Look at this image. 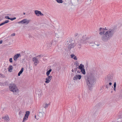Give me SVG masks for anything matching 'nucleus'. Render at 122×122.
<instances>
[{
    "instance_id": "1",
    "label": "nucleus",
    "mask_w": 122,
    "mask_h": 122,
    "mask_svg": "<svg viewBox=\"0 0 122 122\" xmlns=\"http://www.w3.org/2000/svg\"><path fill=\"white\" fill-rule=\"evenodd\" d=\"M115 28H112L105 32L104 28L101 27L100 28V31L99 34L101 35L103 34L102 36V40L106 42L110 40L114 35L116 31Z\"/></svg>"
},
{
    "instance_id": "2",
    "label": "nucleus",
    "mask_w": 122,
    "mask_h": 122,
    "mask_svg": "<svg viewBox=\"0 0 122 122\" xmlns=\"http://www.w3.org/2000/svg\"><path fill=\"white\" fill-rule=\"evenodd\" d=\"M85 79L89 89L91 90L93 88L95 82L94 77L91 74H89L87 76L85 77Z\"/></svg>"
},
{
    "instance_id": "3",
    "label": "nucleus",
    "mask_w": 122,
    "mask_h": 122,
    "mask_svg": "<svg viewBox=\"0 0 122 122\" xmlns=\"http://www.w3.org/2000/svg\"><path fill=\"white\" fill-rule=\"evenodd\" d=\"M75 36L76 39H78L79 38L80 40V42L81 43H86L85 40L87 39V37L86 36H82L81 34L78 35L77 33L75 35Z\"/></svg>"
},
{
    "instance_id": "4",
    "label": "nucleus",
    "mask_w": 122,
    "mask_h": 122,
    "mask_svg": "<svg viewBox=\"0 0 122 122\" xmlns=\"http://www.w3.org/2000/svg\"><path fill=\"white\" fill-rule=\"evenodd\" d=\"M9 86L10 91L13 92H16L18 91V89L15 84L12 83H10Z\"/></svg>"
},
{
    "instance_id": "5",
    "label": "nucleus",
    "mask_w": 122,
    "mask_h": 122,
    "mask_svg": "<svg viewBox=\"0 0 122 122\" xmlns=\"http://www.w3.org/2000/svg\"><path fill=\"white\" fill-rule=\"evenodd\" d=\"M30 21V20H28L27 19H25L22 20L20 22H18L17 23L18 24H25L27 25L28 24Z\"/></svg>"
},
{
    "instance_id": "6",
    "label": "nucleus",
    "mask_w": 122,
    "mask_h": 122,
    "mask_svg": "<svg viewBox=\"0 0 122 122\" xmlns=\"http://www.w3.org/2000/svg\"><path fill=\"white\" fill-rule=\"evenodd\" d=\"M76 45V44L74 43L71 44L70 43V44L68 46V50L70 51L71 49L72 48H73Z\"/></svg>"
},
{
    "instance_id": "7",
    "label": "nucleus",
    "mask_w": 122,
    "mask_h": 122,
    "mask_svg": "<svg viewBox=\"0 0 122 122\" xmlns=\"http://www.w3.org/2000/svg\"><path fill=\"white\" fill-rule=\"evenodd\" d=\"M113 77L110 75H109L107 76V82H112L113 81Z\"/></svg>"
},
{
    "instance_id": "8",
    "label": "nucleus",
    "mask_w": 122,
    "mask_h": 122,
    "mask_svg": "<svg viewBox=\"0 0 122 122\" xmlns=\"http://www.w3.org/2000/svg\"><path fill=\"white\" fill-rule=\"evenodd\" d=\"M35 13L37 16H39L40 15L41 16H43L44 15L43 14H42L41 11L38 10H35L34 11Z\"/></svg>"
},
{
    "instance_id": "9",
    "label": "nucleus",
    "mask_w": 122,
    "mask_h": 122,
    "mask_svg": "<svg viewBox=\"0 0 122 122\" xmlns=\"http://www.w3.org/2000/svg\"><path fill=\"white\" fill-rule=\"evenodd\" d=\"M20 56V53L17 54L15 55L14 56L13 58L14 60L16 61L19 57Z\"/></svg>"
},
{
    "instance_id": "10",
    "label": "nucleus",
    "mask_w": 122,
    "mask_h": 122,
    "mask_svg": "<svg viewBox=\"0 0 122 122\" xmlns=\"http://www.w3.org/2000/svg\"><path fill=\"white\" fill-rule=\"evenodd\" d=\"M48 77L46 78L45 81L46 83H48L49 82L51 79L52 78V76H48Z\"/></svg>"
},
{
    "instance_id": "11",
    "label": "nucleus",
    "mask_w": 122,
    "mask_h": 122,
    "mask_svg": "<svg viewBox=\"0 0 122 122\" xmlns=\"http://www.w3.org/2000/svg\"><path fill=\"white\" fill-rule=\"evenodd\" d=\"M81 77V75H77L75 76L73 78V80H77L78 79H80Z\"/></svg>"
},
{
    "instance_id": "12",
    "label": "nucleus",
    "mask_w": 122,
    "mask_h": 122,
    "mask_svg": "<svg viewBox=\"0 0 122 122\" xmlns=\"http://www.w3.org/2000/svg\"><path fill=\"white\" fill-rule=\"evenodd\" d=\"M45 114L43 112H39L38 114V116L40 117H42L44 116Z\"/></svg>"
},
{
    "instance_id": "13",
    "label": "nucleus",
    "mask_w": 122,
    "mask_h": 122,
    "mask_svg": "<svg viewBox=\"0 0 122 122\" xmlns=\"http://www.w3.org/2000/svg\"><path fill=\"white\" fill-rule=\"evenodd\" d=\"M80 40H79V38L78 39L77 43L76 44L77 45H78V47L79 48H81V43L80 42Z\"/></svg>"
},
{
    "instance_id": "14",
    "label": "nucleus",
    "mask_w": 122,
    "mask_h": 122,
    "mask_svg": "<svg viewBox=\"0 0 122 122\" xmlns=\"http://www.w3.org/2000/svg\"><path fill=\"white\" fill-rule=\"evenodd\" d=\"M2 118L4 120L8 122L9 121V118L8 116H6L4 117H3Z\"/></svg>"
},
{
    "instance_id": "15",
    "label": "nucleus",
    "mask_w": 122,
    "mask_h": 122,
    "mask_svg": "<svg viewBox=\"0 0 122 122\" xmlns=\"http://www.w3.org/2000/svg\"><path fill=\"white\" fill-rule=\"evenodd\" d=\"M78 68L79 69L81 70L83 68H85V67L84 65L81 64H80V65L78 66Z\"/></svg>"
},
{
    "instance_id": "16",
    "label": "nucleus",
    "mask_w": 122,
    "mask_h": 122,
    "mask_svg": "<svg viewBox=\"0 0 122 122\" xmlns=\"http://www.w3.org/2000/svg\"><path fill=\"white\" fill-rule=\"evenodd\" d=\"M24 68H22L20 70V71L18 73V76H20L21 74L24 71Z\"/></svg>"
},
{
    "instance_id": "17",
    "label": "nucleus",
    "mask_w": 122,
    "mask_h": 122,
    "mask_svg": "<svg viewBox=\"0 0 122 122\" xmlns=\"http://www.w3.org/2000/svg\"><path fill=\"white\" fill-rule=\"evenodd\" d=\"M71 57L72 58H73L75 60H77V58L76 57L74 54H71Z\"/></svg>"
},
{
    "instance_id": "18",
    "label": "nucleus",
    "mask_w": 122,
    "mask_h": 122,
    "mask_svg": "<svg viewBox=\"0 0 122 122\" xmlns=\"http://www.w3.org/2000/svg\"><path fill=\"white\" fill-rule=\"evenodd\" d=\"M71 40L69 39H67L66 41V42L67 44H69L70 43H71Z\"/></svg>"
},
{
    "instance_id": "19",
    "label": "nucleus",
    "mask_w": 122,
    "mask_h": 122,
    "mask_svg": "<svg viewBox=\"0 0 122 122\" xmlns=\"http://www.w3.org/2000/svg\"><path fill=\"white\" fill-rule=\"evenodd\" d=\"M52 69H49L48 71H47L46 72V75L47 76H49L50 72L51 71Z\"/></svg>"
},
{
    "instance_id": "20",
    "label": "nucleus",
    "mask_w": 122,
    "mask_h": 122,
    "mask_svg": "<svg viewBox=\"0 0 122 122\" xmlns=\"http://www.w3.org/2000/svg\"><path fill=\"white\" fill-rule=\"evenodd\" d=\"M28 117L27 116H25L23 119V120L22 121V122H24L26 121L28 119Z\"/></svg>"
},
{
    "instance_id": "21",
    "label": "nucleus",
    "mask_w": 122,
    "mask_h": 122,
    "mask_svg": "<svg viewBox=\"0 0 122 122\" xmlns=\"http://www.w3.org/2000/svg\"><path fill=\"white\" fill-rule=\"evenodd\" d=\"M81 70V72L83 74L85 75L86 74L85 70L84 68H83Z\"/></svg>"
},
{
    "instance_id": "22",
    "label": "nucleus",
    "mask_w": 122,
    "mask_h": 122,
    "mask_svg": "<svg viewBox=\"0 0 122 122\" xmlns=\"http://www.w3.org/2000/svg\"><path fill=\"white\" fill-rule=\"evenodd\" d=\"M30 112L29 111H26L25 112V116H27L28 117L30 115Z\"/></svg>"
},
{
    "instance_id": "23",
    "label": "nucleus",
    "mask_w": 122,
    "mask_h": 122,
    "mask_svg": "<svg viewBox=\"0 0 122 122\" xmlns=\"http://www.w3.org/2000/svg\"><path fill=\"white\" fill-rule=\"evenodd\" d=\"M13 69V67L12 66L10 65L9 66L8 68V71L10 72H11V71H10L11 70H12Z\"/></svg>"
},
{
    "instance_id": "24",
    "label": "nucleus",
    "mask_w": 122,
    "mask_h": 122,
    "mask_svg": "<svg viewBox=\"0 0 122 122\" xmlns=\"http://www.w3.org/2000/svg\"><path fill=\"white\" fill-rule=\"evenodd\" d=\"M32 61L34 62L35 61H38V59L36 57H33L32 59Z\"/></svg>"
},
{
    "instance_id": "25",
    "label": "nucleus",
    "mask_w": 122,
    "mask_h": 122,
    "mask_svg": "<svg viewBox=\"0 0 122 122\" xmlns=\"http://www.w3.org/2000/svg\"><path fill=\"white\" fill-rule=\"evenodd\" d=\"M49 105V104H47L46 103V107L44 106V105H43V107H44L45 108H47L48 107V106Z\"/></svg>"
},
{
    "instance_id": "26",
    "label": "nucleus",
    "mask_w": 122,
    "mask_h": 122,
    "mask_svg": "<svg viewBox=\"0 0 122 122\" xmlns=\"http://www.w3.org/2000/svg\"><path fill=\"white\" fill-rule=\"evenodd\" d=\"M9 20H7L3 22V23L4 25L5 24L8 23L9 22Z\"/></svg>"
},
{
    "instance_id": "27",
    "label": "nucleus",
    "mask_w": 122,
    "mask_h": 122,
    "mask_svg": "<svg viewBox=\"0 0 122 122\" xmlns=\"http://www.w3.org/2000/svg\"><path fill=\"white\" fill-rule=\"evenodd\" d=\"M35 61L34 62V64L35 66H36L37 65V64H38L39 63V62L38 61Z\"/></svg>"
},
{
    "instance_id": "28",
    "label": "nucleus",
    "mask_w": 122,
    "mask_h": 122,
    "mask_svg": "<svg viewBox=\"0 0 122 122\" xmlns=\"http://www.w3.org/2000/svg\"><path fill=\"white\" fill-rule=\"evenodd\" d=\"M95 44V42H91L90 43V45L91 46H93L94 45V44Z\"/></svg>"
},
{
    "instance_id": "29",
    "label": "nucleus",
    "mask_w": 122,
    "mask_h": 122,
    "mask_svg": "<svg viewBox=\"0 0 122 122\" xmlns=\"http://www.w3.org/2000/svg\"><path fill=\"white\" fill-rule=\"evenodd\" d=\"M16 18L15 17H14L13 18H10V20H13L16 19Z\"/></svg>"
},
{
    "instance_id": "30",
    "label": "nucleus",
    "mask_w": 122,
    "mask_h": 122,
    "mask_svg": "<svg viewBox=\"0 0 122 122\" xmlns=\"http://www.w3.org/2000/svg\"><path fill=\"white\" fill-rule=\"evenodd\" d=\"M43 55H39L37 56H36V57H39L40 58V57H43Z\"/></svg>"
},
{
    "instance_id": "31",
    "label": "nucleus",
    "mask_w": 122,
    "mask_h": 122,
    "mask_svg": "<svg viewBox=\"0 0 122 122\" xmlns=\"http://www.w3.org/2000/svg\"><path fill=\"white\" fill-rule=\"evenodd\" d=\"M9 61L10 63H12L13 62L12 58H10L9 59Z\"/></svg>"
},
{
    "instance_id": "32",
    "label": "nucleus",
    "mask_w": 122,
    "mask_h": 122,
    "mask_svg": "<svg viewBox=\"0 0 122 122\" xmlns=\"http://www.w3.org/2000/svg\"><path fill=\"white\" fill-rule=\"evenodd\" d=\"M79 64V63L78 62L76 61V62L74 64V65L76 66H78Z\"/></svg>"
},
{
    "instance_id": "33",
    "label": "nucleus",
    "mask_w": 122,
    "mask_h": 122,
    "mask_svg": "<svg viewBox=\"0 0 122 122\" xmlns=\"http://www.w3.org/2000/svg\"><path fill=\"white\" fill-rule=\"evenodd\" d=\"M5 18L6 19H7L9 20H10V18L9 17V16H5Z\"/></svg>"
},
{
    "instance_id": "34",
    "label": "nucleus",
    "mask_w": 122,
    "mask_h": 122,
    "mask_svg": "<svg viewBox=\"0 0 122 122\" xmlns=\"http://www.w3.org/2000/svg\"><path fill=\"white\" fill-rule=\"evenodd\" d=\"M78 68V67L76 66V67L74 69V71H76L77 69V68Z\"/></svg>"
},
{
    "instance_id": "35",
    "label": "nucleus",
    "mask_w": 122,
    "mask_h": 122,
    "mask_svg": "<svg viewBox=\"0 0 122 122\" xmlns=\"http://www.w3.org/2000/svg\"><path fill=\"white\" fill-rule=\"evenodd\" d=\"M38 90H39V93H38V94H40L41 93V90L40 89H39Z\"/></svg>"
},
{
    "instance_id": "36",
    "label": "nucleus",
    "mask_w": 122,
    "mask_h": 122,
    "mask_svg": "<svg viewBox=\"0 0 122 122\" xmlns=\"http://www.w3.org/2000/svg\"><path fill=\"white\" fill-rule=\"evenodd\" d=\"M113 86L114 87H116V82L114 83Z\"/></svg>"
},
{
    "instance_id": "37",
    "label": "nucleus",
    "mask_w": 122,
    "mask_h": 122,
    "mask_svg": "<svg viewBox=\"0 0 122 122\" xmlns=\"http://www.w3.org/2000/svg\"><path fill=\"white\" fill-rule=\"evenodd\" d=\"M109 87H110V86H109L108 84H107L106 85V87L107 89H108V88H109Z\"/></svg>"
},
{
    "instance_id": "38",
    "label": "nucleus",
    "mask_w": 122,
    "mask_h": 122,
    "mask_svg": "<svg viewBox=\"0 0 122 122\" xmlns=\"http://www.w3.org/2000/svg\"><path fill=\"white\" fill-rule=\"evenodd\" d=\"M22 113V112H21V111H20V112H19V116H20V115H21V114Z\"/></svg>"
},
{
    "instance_id": "39",
    "label": "nucleus",
    "mask_w": 122,
    "mask_h": 122,
    "mask_svg": "<svg viewBox=\"0 0 122 122\" xmlns=\"http://www.w3.org/2000/svg\"><path fill=\"white\" fill-rule=\"evenodd\" d=\"M15 33H14L12 34L11 35V36H15Z\"/></svg>"
},
{
    "instance_id": "40",
    "label": "nucleus",
    "mask_w": 122,
    "mask_h": 122,
    "mask_svg": "<svg viewBox=\"0 0 122 122\" xmlns=\"http://www.w3.org/2000/svg\"><path fill=\"white\" fill-rule=\"evenodd\" d=\"M5 85H8V82L7 81H6L5 82Z\"/></svg>"
},
{
    "instance_id": "41",
    "label": "nucleus",
    "mask_w": 122,
    "mask_h": 122,
    "mask_svg": "<svg viewBox=\"0 0 122 122\" xmlns=\"http://www.w3.org/2000/svg\"><path fill=\"white\" fill-rule=\"evenodd\" d=\"M102 105L101 103H99L97 105H99V106H101Z\"/></svg>"
},
{
    "instance_id": "42",
    "label": "nucleus",
    "mask_w": 122,
    "mask_h": 122,
    "mask_svg": "<svg viewBox=\"0 0 122 122\" xmlns=\"http://www.w3.org/2000/svg\"><path fill=\"white\" fill-rule=\"evenodd\" d=\"M4 25L3 23V22L2 23H1L0 24V26L2 25Z\"/></svg>"
},
{
    "instance_id": "43",
    "label": "nucleus",
    "mask_w": 122,
    "mask_h": 122,
    "mask_svg": "<svg viewBox=\"0 0 122 122\" xmlns=\"http://www.w3.org/2000/svg\"><path fill=\"white\" fill-rule=\"evenodd\" d=\"M112 83L111 82H110L109 83V85L111 86L112 85Z\"/></svg>"
},
{
    "instance_id": "44",
    "label": "nucleus",
    "mask_w": 122,
    "mask_h": 122,
    "mask_svg": "<svg viewBox=\"0 0 122 122\" xmlns=\"http://www.w3.org/2000/svg\"><path fill=\"white\" fill-rule=\"evenodd\" d=\"M3 41L2 40H0V44H1L2 43Z\"/></svg>"
},
{
    "instance_id": "45",
    "label": "nucleus",
    "mask_w": 122,
    "mask_h": 122,
    "mask_svg": "<svg viewBox=\"0 0 122 122\" xmlns=\"http://www.w3.org/2000/svg\"><path fill=\"white\" fill-rule=\"evenodd\" d=\"M104 30H107V31L108 30L107 29H106V27H105L104 28Z\"/></svg>"
},
{
    "instance_id": "46",
    "label": "nucleus",
    "mask_w": 122,
    "mask_h": 122,
    "mask_svg": "<svg viewBox=\"0 0 122 122\" xmlns=\"http://www.w3.org/2000/svg\"><path fill=\"white\" fill-rule=\"evenodd\" d=\"M80 71H77V73H80Z\"/></svg>"
},
{
    "instance_id": "47",
    "label": "nucleus",
    "mask_w": 122,
    "mask_h": 122,
    "mask_svg": "<svg viewBox=\"0 0 122 122\" xmlns=\"http://www.w3.org/2000/svg\"><path fill=\"white\" fill-rule=\"evenodd\" d=\"M116 87H114V90L115 91H116Z\"/></svg>"
},
{
    "instance_id": "48",
    "label": "nucleus",
    "mask_w": 122,
    "mask_h": 122,
    "mask_svg": "<svg viewBox=\"0 0 122 122\" xmlns=\"http://www.w3.org/2000/svg\"><path fill=\"white\" fill-rule=\"evenodd\" d=\"M16 64L15 63H14V64H13V66H16Z\"/></svg>"
},
{
    "instance_id": "49",
    "label": "nucleus",
    "mask_w": 122,
    "mask_h": 122,
    "mask_svg": "<svg viewBox=\"0 0 122 122\" xmlns=\"http://www.w3.org/2000/svg\"><path fill=\"white\" fill-rule=\"evenodd\" d=\"M29 38H30V37H31V36L30 35H29Z\"/></svg>"
},
{
    "instance_id": "50",
    "label": "nucleus",
    "mask_w": 122,
    "mask_h": 122,
    "mask_svg": "<svg viewBox=\"0 0 122 122\" xmlns=\"http://www.w3.org/2000/svg\"><path fill=\"white\" fill-rule=\"evenodd\" d=\"M96 45H97V46H99V44H96Z\"/></svg>"
},
{
    "instance_id": "51",
    "label": "nucleus",
    "mask_w": 122,
    "mask_h": 122,
    "mask_svg": "<svg viewBox=\"0 0 122 122\" xmlns=\"http://www.w3.org/2000/svg\"><path fill=\"white\" fill-rule=\"evenodd\" d=\"M2 83L1 82H0V85L1 86L2 85Z\"/></svg>"
},
{
    "instance_id": "52",
    "label": "nucleus",
    "mask_w": 122,
    "mask_h": 122,
    "mask_svg": "<svg viewBox=\"0 0 122 122\" xmlns=\"http://www.w3.org/2000/svg\"><path fill=\"white\" fill-rule=\"evenodd\" d=\"M71 71H72V72H74V70H73V69H72V70H71Z\"/></svg>"
},
{
    "instance_id": "53",
    "label": "nucleus",
    "mask_w": 122,
    "mask_h": 122,
    "mask_svg": "<svg viewBox=\"0 0 122 122\" xmlns=\"http://www.w3.org/2000/svg\"><path fill=\"white\" fill-rule=\"evenodd\" d=\"M36 115H35V118L36 119L37 118H36Z\"/></svg>"
},
{
    "instance_id": "54",
    "label": "nucleus",
    "mask_w": 122,
    "mask_h": 122,
    "mask_svg": "<svg viewBox=\"0 0 122 122\" xmlns=\"http://www.w3.org/2000/svg\"><path fill=\"white\" fill-rule=\"evenodd\" d=\"M23 14L24 15H25V12H23Z\"/></svg>"
},
{
    "instance_id": "55",
    "label": "nucleus",
    "mask_w": 122,
    "mask_h": 122,
    "mask_svg": "<svg viewBox=\"0 0 122 122\" xmlns=\"http://www.w3.org/2000/svg\"><path fill=\"white\" fill-rule=\"evenodd\" d=\"M2 76V75L1 74H0V77H1V76Z\"/></svg>"
},
{
    "instance_id": "56",
    "label": "nucleus",
    "mask_w": 122,
    "mask_h": 122,
    "mask_svg": "<svg viewBox=\"0 0 122 122\" xmlns=\"http://www.w3.org/2000/svg\"><path fill=\"white\" fill-rule=\"evenodd\" d=\"M44 107H46V104H44Z\"/></svg>"
},
{
    "instance_id": "57",
    "label": "nucleus",
    "mask_w": 122,
    "mask_h": 122,
    "mask_svg": "<svg viewBox=\"0 0 122 122\" xmlns=\"http://www.w3.org/2000/svg\"><path fill=\"white\" fill-rule=\"evenodd\" d=\"M86 66V67H87L88 66V65H87Z\"/></svg>"
},
{
    "instance_id": "58",
    "label": "nucleus",
    "mask_w": 122,
    "mask_h": 122,
    "mask_svg": "<svg viewBox=\"0 0 122 122\" xmlns=\"http://www.w3.org/2000/svg\"><path fill=\"white\" fill-rule=\"evenodd\" d=\"M112 92H111V93H112Z\"/></svg>"
}]
</instances>
